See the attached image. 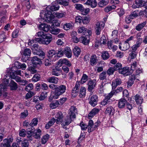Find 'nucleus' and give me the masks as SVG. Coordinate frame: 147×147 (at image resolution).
I'll return each instance as SVG.
<instances>
[{
    "mask_svg": "<svg viewBox=\"0 0 147 147\" xmlns=\"http://www.w3.org/2000/svg\"><path fill=\"white\" fill-rule=\"evenodd\" d=\"M59 8V6L58 4L48 6L46 7L45 10L42 11L40 13V18H38V21L41 23L45 22H52L54 20V17H56L58 18L64 17L65 14L63 13L57 12H54L52 14L51 11L57 10Z\"/></svg>",
    "mask_w": 147,
    "mask_h": 147,
    "instance_id": "obj_1",
    "label": "nucleus"
},
{
    "mask_svg": "<svg viewBox=\"0 0 147 147\" xmlns=\"http://www.w3.org/2000/svg\"><path fill=\"white\" fill-rule=\"evenodd\" d=\"M66 87L64 85H61L58 87L56 88L55 92L51 94V97L49 99L50 101L52 99L50 100L51 98L54 99H57L58 98L59 96L63 94L65 91Z\"/></svg>",
    "mask_w": 147,
    "mask_h": 147,
    "instance_id": "obj_2",
    "label": "nucleus"
},
{
    "mask_svg": "<svg viewBox=\"0 0 147 147\" xmlns=\"http://www.w3.org/2000/svg\"><path fill=\"white\" fill-rule=\"evenodd\" d=\"M6 78H4L2 81V84H0V96L1 95L2 92L6 90L7 87L9 86V80Z\"/></svg>",
    "mask_w": 147,
    "mask_h": 147,
    "instance_id": "obj_3",
    "label": "nucleus"
},
{
    "mask_svg": "<svg viewBox=\"0 0 147 147\" xmlns=\"http://www.w3.org/2000/svg\"><path fill=\"white\" fill-rule=\"evenodd\" d=\"M135 3L136 5H132L133 8H136L139 6H141L144 7L146 9H147V0L146 1L142 0H136Z\"/></svg>",
    "mask_w": 147,
    "mask_h": 147,
    "instance_id": "obj_4",
    "label": "nucleus"
},
{
    "mask_svg": "<svg viewBox=\"0 0 147 147\" xmlns=\"http://www.w3.org/2000/svg\"><path fill=\"white\" fill-rule=\"evenodd\" d=\"M113 91H111L110 93L106 96L104 99H103L100 102V104L103 106H105L109 104L110 102V98L112 97L113 95Z\"/></svg>",
    "mask_w": 147,
    "mask_h": 147,
    "instance_id": "obj_5",
    "label": "nucleus"
},
{
    "mask_svg": "<svg viewBox=\"0 0 147 147\" xmlns=\"http://www.w3.org/2000/svg\"><path fill=\"white\" fill-rule=\"evenodd\" d=\"M104 26V24L103 22L100 21L96 23V24L95 30L97 35H99L100 34L101 30Z\"/></svg>",
    "mask_w": 147,
    "mask_h": 147,
    "instance_id": "obj_6",
    "label": "nucleus"
},
{
    "mask_svg": "<svg viewBox=\"0 0 147 147\" xmlns=\"http://www.w3.org/2000/svg\"><path fill=\"white\" fill-rule=\"evenodd\" d=\"M65 64L68 66L70 67L71 65V62L67 59H60L57 63V65L59 67L61 66L63 64Z\"/></svg>",
    "mask_w": 147,
    "mask_h": 147,
    "instance_id": "obj_7",
    "label": "nucleus"
},
{
    "mask_svg": "<svg viewBox=\"0 0 147 147\" xmlns=\"http://www.w3.org/2000/svg\"><path fill=\"white\" fill-rule=\"evenodd\" d=\"M98 97L96 95L91 96L89 99V103L92 106H95L97 103Z\"/></svg>",
    "mask_w": 147,
    "mask_h": 147,
    "instance_id": "obj_8",
    "label": "nucleus"
},
{
    "mask_svg": "<svg viewBox=\"0 0 147 147\" xmlns=\"http://www.w3.org/2000/svg\"><path fill=\"white\" fill-rule=\"evenodd\" d=\"M80 84L78 82H77L75 86L72 91V95L74 96H76L78 93L80 88Z\"/></svg>",
    "mask_w": 147,
    "mask_h": 147,
    "instance_id": "obj_9",
    "label": "nucleus"
},
{
    "mask_svg": "<svg viewBox=\"0 0 147 147\" xmlns=\"http://www.w3.org/2000/svg\"><path fill=\"white\" fill-rule=\"evenodd\" d=\"M63 116L61 112H58L55 116V121L57 124H59L63 121Z\"/></svg>",
    "mask_w": 147,
    "mask_h": 147,
    "instance_id": "obj_10",
    "label": "nucleus"
},
{
    "mask_svg": "<svg viewBox=\"0 0 147 147\" xmlns=\"http://www.w3.org/2000/svg\"><path fill=\"white\" fill-rule=\"evenodd\" d=\"M42 38V44L45 45L49 44L52 40V36L50 34H47L45 36Z\"/></svg>",
    "mask_w": 147,
    "mask_h": 147,
    "instance_id": "obj_11",
    "label": "nucleus"
},
{
    "mask_svg": "<svg viewBox=\"0 0 147 147\" xmlns=\"http://www.w3.org/2000/svg\"><path fill=\"white\" fill-rule=\"evenodd\" d=\"M13 139L12 138H6L4 140L3 143V145L1 146V147H10L11 146V144L13 142Z\"/></svg>",
    "mask_w": 147,
    "mask_h": 147,
    "instance_id": "obj_12",
    "label": "nucleus"
},
{
    "mask_svg": "<svg viewBox=\"0 0 147 147\" xmlns=\"http://www.w3.org/2000/svg\"><path fill=\"white\" fill-rule=\"evenodd\" d=\"M77 109L76 107L72 106L71 107L69 110L68 113L69 116H72L73 119L75 118L76 117V114L77 113Z\"/></svg>",
    "mask_w": 147,
    "mask_h": 147,
    "instance_id": "obj_13",
    "label": "nucleus"
},
{
    "mask_svg": "<svg viewBox=\"0 0 147 147\" xmlns=\"http://www.w3.org/2000/svg\"><path fill=\"white\" fill-rule=\"evenodd\" d=\"M119 73L126 76H127L131 73L130 71H129V68L128 67H125L123 68H122L119 71Z\"/></svg>",
    "mask_w": 147,
    "mask_h": 147,
    "instance_id": "obj_14",
    "label": "nucleus"
},
{
    "mask_svg": "<svg viewBox=\"0 0 147 147\" xmlns=\"http://www.w3.org/2000/svg\"><path fill=\"white\" fill-rule=\"evenodd\" d=\"M63 53L66 56L67 58H70L71 57L72 55V51L69 47H66L64 49Z\"/></svg>",
    "mask_w": 147,
    "mask_h": 147,
    "instance_id": "obj_15",
    "label": "nucleus"
},
{
    "mask_svg": "<svg viewBox=\"0 0 147 147\" xmlns=\"http://www.w3.org/2000/svg\"><path fill=\"white\" fill-rule=\"evenodd\" d=\"M80 41L85 45H87L88 44L89 42V36L87 35L85 36H81L80 38Z\"/></svg>",
    "mask_w": 147,
    "mask_h": 147,
    "instance_id": "obj_16",
    "label": "nucleus"
},
{
    "mask_svg": "<svg viewBox=\"0 0 147 147\" xmlns=\"http://www.w3.org/2000/svg\"><path fill=\"white\" fill-rule=\"evenodd\" d=\"M121 81L120 79L117 78L114 80L112 82V89H115L117 86L121 83Z\"/></svg>",
    "mask_w": 147,
    "mask_h": 147,
    "instance_id": "obj_17",
    "label": "nucleus"
},
{
    "mask_svg": "<svg viewBox=\"0 0 147 147\" xmlns=\"http://www.w3.org/2000/svg\"><path fill=\"white\" fill-rule=\"evenodd\" d=\"M99 111V110L98 108H95L93 109L88 114V118L90 119L92 118L94 116L98 113Z\"/></svg>",
    "mask_w": 147,
    "mask_h": 147,
    "instance_id": "obj_18",
    "label": "nucleus"
},
{
    "mask_svg": "<svg viewBox=\"0 0 147 147\" xmlns=\"http://www.w3.org/2000/svg\"><path fill=\"white\" fill-rule=\"evenodd\" d=\"M78 32L79 34L82 33L84 35H85V33L88 32L89 35L91 34V32L90 30H88L86 28H85L83 26H82L79 27L78 30Z\"/></svg>",
    "mask_w": 147,
    "mask_h": 147,
    "instance_id": "obj_19",
    "label": "nucleus"
},
{
    "mask_svg": "<svg viewBox=\"0 0 147 147\" xmlns=\"http://www.w3.org/2000/svg\"><path fill=\"white\" fill-rule=\"evenodd\" d=\"M115 111L114 109L111 106H109L107 107L105 111V113L110 115H113Z\"/></svg>",
    "mask_w": 147,
    "mask_h": 147,
    "instance_id": "obj_20",
    "label": "nucleus"
},
{
    "mask_svg": "<svg viewBox=\"0 0 147 147\" xmlns=\"http://www.w3.org/2000/svg\"><path fill=\"white\" fill-rule=\"evenodd\" d=\"M69 0H56L54 3H53V5L55 4H59L60 5H62L64 6H67L68 5L69 3Z\"/></svg>",
    "mask_w": 147,
    "mask_h": 147,
    "instance_id": "obj_21",
    "label": "nucleus"
},
{
    "mask_svg": "<svg viewBox=\"0 0 147 147\" xmlns=\"http://www.w3.org/2000/svg\"><path fill=\"white\" fill-rule=\"evenodd\" d=\"M129 47V43H127L125 41L122 44L119 45V47L120 49L124 51H125L128 49Z\"/></svg>",
    "mask_w": 147,
    "mask_h": 147,
    "instance_id": "obj_22",
    "label": "nucleus"
},
{
    "mask_svg": "<svg viewBox=\"0 0 147 147\" xmlns=\"http://www.w3.org/2000/svg\"><path fill=\"white\" fill-rule=\"evenodd\" d=\"M96 84V80H93L90 81L88 83V90L89 91H91L94 87Z\"/></svg>",
    "mask_w": 147,
    "mask_h": 147,
    "instance_id": "obj_23",
    "label": "nucleus"
},
{
    "mask_svg": "<svg viewBox=\"0 0 147 147\" xmlns=\"http://www.w3.org/2000/svg\"><path fill=\"white\" fill-rule=\"evenodd\" d=\"M142 38H138V40H137L136 43L132 47V50L133 51H135L140 46L141 43L142 42Z\"/></svg>",
    "mask_w": 147,
    "mask_h": 147,
    "instance_id": "obj_24",
    "label": "nucleus"
},
{
    "mask_svg": "<svg viewBox=\"0 0 147 147\" xmlns=\"http://www.w3.org/2000/svg\"><path fill=\"white\" fill-rule=\"evenodd\" d=\"M39 27V29L45 32H47L49 30L50 26L45 24H41Z\"/></svg>",
    "mask_w": 147,
    "mask_h": 147,
    "instance_id": "obj_25",
    "label": "nucleus"
},
{
    "mask_svg": "<svg viewBox=\"0 0 147 147\" xmlns=\"http://www.w3.org/2000/svg\"><path fill=\"white\" fill-rule=\"evenodd\" d=\"M85 4L90 5L92 8H94L97 5V2L96 0H87Z\"/></svg>",
    "mask_w": 147,
    "mask_h": 147,
    "instance_id": "obj_26",
    "label": "nucleus"
},
{
    "mask_svg": "<svg viewBox=\"0 0 147 147\" xmlns=\"http://www.w3.org/2000/svg\"><path fill=\"white\" fill-rule=\"evenodd\" d=\"M73 52L74 55L78 57L81 52V49L78 47L75 46L73 49Z\"/></svg>",
    "mask_w": 147,
    "mask_h": 147,
    "instance_id": "obj_27",
    "label": "nucleus"
},
{
    "mask_svg": "<svg viewBox=\"0 0 147 147\" xmlns=\"http://www.w3.org/2000/svg\"><path fill=\"white\" fill-rule=\"evenodd\" d=\"M94 123L92 120H89L87 126L88 131L89 133L95 130V129L94 128Z\"/></svg>",
    "mask_w": 147,
    "mask_h": 147,
    "instance_id": "obj_28",
    "label": "nucleus"
},
{
    "mask_svg": "<svg viewBox=\"0 0 147 147\" xmlns=\"http://www.w3.org/2000/svg\"><path fill=\"white\" fill-rule=\"evenodd\" d=\"M61 71V69L58 67H56L52 70L51 74L53 75L58 76L59 75Z\"/></svg>",
    "mask_w": 147,
    "mask_h": 147,
    "instance_id": "obj_29",
    "label": "nucleus"
},
{
    "mask_svg": "<svg viewBox=\"0 0 147 147\" xmlns=\"http://www.w3.org/2000/svg\"><path fill=\"white\" fill-rule=\"evenodd\" d=\"M127 103L126 100L124 99L121 98L120 99L118 103V107L120 108H123L125 106Z\"/></svg>",
    "mask_w": 147,
    "mask_h": 147,
    "instance_id": "obj_30",
    "label": "nucleus"
},
{
    "mask_svg": "<svg viewBox=\"0 0 147 147\" xmlns=\"http://www.w3.org/2000/svg\"><path fill=\"white\" fill-rule=\"evenodd\" d=\"M31 60L33 64L37 65L41 63L40 59H39L37 56H34L31 58Z\"/></svg>",
    "mask_w": 147,
    "mask_h": 147,
    "instance_id": "obj_31",
    "label": "nucleus"
},
{
    "mask_svg": "<svg viewBox=\"0 0 147 147\" xmlns=\"http://www.w3.org/2000/svg\"><path fill=\"white\" fill-rule=\"evenodd\" d=\"M59 101L55 100L51 102L50 104V107L52 109H55L59 106Z\"/></svg>",
    "mask_w": 147,
    "mask_h": 147,
    "instance_id": "obj_32",
    "label": "nucleus"
},
{
    "mask_svg": "<svg viewBox=\"0 0 147 147\" xmlns=\"http://www.w3.org/2000/svg\"><path fill=\"white\" fill-rule=\"evenodd\" d=\"M58 78L55 76H52L49 78L47 80V82L57 84L58 82Z\"/></svg>",
    "mask_w": 147,
    "mask_h": 147,
    "instance_id": "obj_33",
    "label": "nucleus"
},
{
    "mask_svg": "<svg viewBox=\"0 0 147 147\" xmlns=\"http://www.w3.org/2000/svg\"><path fill=\"white\" fill-rule=\"evenodd\" d=\"M49 138V135L48 134H46L43 135L41 138V143L42 144H45Z\"/></svg>",
    "mask_w": 147,
    "mask_h": 147,
    "instance_id": "obj_34",
    "label": "nucleus"
},
{
    "mask_svg": "<svg viewBox=\"0 0 147 147\" xmlns=\"http://www.w3.org/2000/svg\"><path fill=\"white\" fill-rule=\"evenodd\" d=\"M9 85L11 90H16L18 88L17 85L16 83L13 80L11 81Z\"/></svg>",
    "mask_w": 147,
    "mask_h": 147,
    "instance_id": "obj_35",
    "label": "nucleus"
},
{
    "mask_svg": "<svg viewBox=\"0 0 147 147\" xmlns=\"http://www.w3.org/2000/svg\"><path fill=\"white\" fill-rule=\"evenodd\" d=\"M97 61V59L95 55H92L90 59V64L92 66L96 65Z\"/></svg>",
    "mask_w": 147,
    "mask_h": 147,
    "instance_id": "obj_36",
    "label": "nucleus"
},
{
    "mask_svg": "<svg viewBox=\"0 0 147 147\" xmlns=\"http://www.w3.org/2000/svg\"><path fill=\"white\" fill-rule=\"evenodd\" d=\"M86 89L84 87H81L80 90L79 96L80 98L84 97L86 94Z\"/></svg>",
    "mask_w": 147,
    "mask_h": 147,
    "instance_id": "obj_37",
    "label": "nucleus"
},
{
    "mask_svg": "<svg viewBox=\"0 0 147 147\" xmlns=\"http://www.w3.org/2000/svg\"><path fill=\"white\" fill-rule=\"evenodd\" d=\"M135 100L137 104L138 105H140L142 102L143 98L140 96L136 95L135 96Z\"/></svg>",
    "mask_w": 147,
    "mask_h": 147,
    "instance_id": "obj_38",
    "label": "nucleus"
},
{
    "mask_svg": "<svg viewBox=\"0 0 147 147\" xmlns=\"http://www.w3.org/2000/svg\"><path fill=\"white\" fill-rule=\"evenodd\" d=\"M72 116L69 115L67 116L65 119V125H69L72 121Z\"/></svg>",
    "mask_w": 147,
    "mask_h": 147,
    "instance_id": "obj_39",
    "label": "nucleus"
},
{
    "mask_svg": "<svg viewBox=\"0 0 147 147\" xmlns=\"http://www.w3.org/2000/svg\"><path fill=\"white\" fill-rule=\"evenodd\" d=\"M116 7V6L114 5L111 6H108L105 8V12L108 13L115 9Z\"/></svg>",
    "mask_w": 147,
    "mask_h": 147,
    "instance_id": "obj_40",
    "label": "nucleus"
},
{
    "mask_svg": "<svg viewBox=\"0 0 147 147\" xmlns=\"http://www.w3.org/2000/svg\"><path fill=\"white\" fill-rule=\"evenodd\" d=\"M16 74L18 75H20L22 76H24L27 78H28L29 77V74L26 73H24L23 71H21L20 70H18L16 71Z\"/></svg>",
    "mask_w": 147,
    "mask_h": 147,
    "instance_id": "obj_41",
    "label": "nucleus"
},
{
    "mask_svg": "<svg viewBox=\"0 0 147 147\" xmlns=\"http://www.w3.org/2000/svg\"><path fill=\"white\" fill-rule=\"evenodd\" d=\"M146 24V22H144L142 23L138 24L136 27V29L138 31L141 30L144 26Z\"/></svg>",
    "mask_w": 147,
    "mask_h": 147,
    "instance_id": "obj_42",
    "label": "nucleus"
},
{
    "mask_svg": "<svg viewBox=\"0 0 147 147\" xmlns=\"http://www.w3.org/2000/svg\"><path fill=\"white\" fill-rule=\"evenodd\" d=\"M60 29L57 28H51L50 30V32L53 34H57L60 32Z\"/></svg>",
    "mask_w": 147,
    "mask_h": 147,
    "instance_id": "obj_43",
    "label": "nucleus"
},
{
    "mask_svg": "<svg viewBox=\"0 0 147 147\" xmlns=\"http://www.w3.org/2000/svg\"><path fill=\"white\" fill-rule=\"evenodd\" d=\"M109 55L108 52L107 51H103L102 52V57L104 60L108 59L109 57Z\"/></svg>",
    "mask_w": 147,
    "mask_h": 147,
    "instance_id": "obj_44",
    "label": "nucleus"
},
{
    "mask_svg": "<svg viewBox=\"0 0 147 147\" xmlns=\"http://www.w3.org/2000/svg\"><path fill=\"white\" fill-rule=\"evenodd\" d=\"M41 130L40 129H38L34 133L33 136L35 138H40L41 134Z\"/></svg>",
    "mask_w": 147,
    "mask_h": 147,
    "instance_id": "obj_45",
    "label": "nucleus"
},
{
    "mask_svg": "<svg viewBox=\"0 0 147 147\" xmlns=\"http://www.w3.org/2000/svg\"><path fill=\"white\" fill-rule=\"evenodd\" d=\"M88 76L85 74H83L81 79V83L83 84L85 83L88 80Z\"/></svg>",
    "mask_w": 147,
    "mask_h": 147,
    "instance_id": "obj_46",
    "label": "nucleus"
},
{
    "mask_svg": "<svg viewBox=\"0 0 147 147\" xmlns=\"http://www.w3.org/2000/svg\"><path fill=\"white\" fill-rule=\"evenodd\" d=\"M34 54L35 55H38L40 57V59H42L45 57V53L42 51H40L37 52H34Z\"/></svg>",
    "mask_w": 147,
    "mask_h": 147,
    "instance_id": "obj_47",
    "label": "nucleus"
},
{
    "mask_svg": "<svg viewBox=\"0 0 147 147\" xmlns=\"http://www.w3.org/2000/svg\"><path fill=\"white\" fill-rule=\"evenodd\" d=\"M90 21V18L89 17H85L82 18V24H88Z\"/></svg>",
    "mask_w": 147,
    "mask_h": 147,
    "instance_id": "obj_48",
    "label": "nucleus"
},
{
    "mask_svg": "<svg viewBox=\"0 0 147 147\" xmlns=\"http://www.w3.org/2000/svg\"><path fill=\"white\" fill-rule=\"evenodd\" d=\"M106 73L105 71H103L99 75V79L101 80H103L106 78Z\"/></svg>",
    "mask_w": 147,
    "mask_h": 147,
    "instance_id": "obj_49",
    "label": "nucleus"
},
{
    "mask_svg": "<svg viewBox=\"0 0 147 147\" xmlns=\"http://www.w3.org/2000/svg\"><path fill=\"white\" fill-rule=\"evenodd\" d=\"M72 25L70 23H66L63 26V28L65 30H67L70 29L72 27Z\"/></svg>",
    "mask_w": 147,
    "mask_h": 147,
    "instance_id": "obj_50",
    "label": "nucleus"
},
{
    "mask_svg": "<svg viewBox=\"0 0 147 147\" xmlns=\"http://www.w3.org/2000/svg\"><path fill=\"white\" fill-rule=\"evenodd\" d=\"M137 66V64L136 63V61H134L132 64H131V68H130V71L131 72V73L133 72V71H134L136 69H137L136 68Z\"/></svg>",
    "mask_w": 147,
    "mask_h": 147,
    "instance_id": "obj_51",
    "label": "nucleus"
},
{
    "mask_svg": "<svg viewBox=\"0 0 147 147\" xmlns=\"http://www.w3.org/2000/svg\"><path fill=\"white\" fill-rule=\"evenodd\" d=\"M40 79V77L39 75L36 74H35L32 78V81L36 82L39 81Z\"/></svg>",
    "mask_w": 147,
    "mask_h": 147,
    "instance_id": "obj_52",
    "label": "nucleus"
},
{
    "mask_svg": "<svg viewBox=\"0 0 147 147\" xmlns=\"http://www.w3.org/2000/svg\"><path fill=\"white\" fill-rule=\"evenodd\" d=\"M108 3L106 1L104 0H101L99 1L98 4L99 7H102L107 4Z\"/></svg>",
    "mask_w": 147,
    "mask_h": 147,
    "instance_id": "obj_53",
    "label": "nucleus"
},
{
    "mask_svg": "<svg viewBox=\"0 0 147 147\" xmlns=\"http://www.w3.org/2000/svg\"><path fill=\"white\" fill-rule=\"evenodd\" d=\"M38 121V120L37 118H34L32 120L29 125L33 127L37 125Z\"/></svg>",
    "mask_w": 147,
    "mask_h": 147,
    "instance_id": "obj_54",
    "label": "nucleus"
},
{
    "mask_svg": "<svg viewBox=\"0 0 147 147\" xmlns=\"http://www.w3.org/2000/svg\"><path fill=\"white\" fill-rule=\"evenodd\" d=\"M48 53L50 58L52 57L53 55H55L56 54L55 51L53 49L49 50Z\"/></svg>",
    "mask_w": 147,
    "mask_h": 147,
    "instance_id": "obj_55",
    "label": "nucleus"
},
{
    "mask_svg": "<svg viewBox=\"0 0 147 147\" xmlns=\"http://www.w3.org/2000/svg\"><path fill=\"white\" fill-rule=\"evenodd\" d=\"M31 53V51L29 49H26L24 52V57L25 56V55H27V56H30V55Z\"/></svg>",
    "mask_w": 147,
    "mask_h": 147,
    "instance_id": "obj_56",
    "label": "nucleus"
},
{
    "mask_svg": "<svg viewBox=\"0 0 147 147\" xmlns=\"http://www.w3.org/2000/svg\"><path fill=\"white\" fill-rule=\"evenodd\" d=\"M26 134V132L24 129H22L19 131V135L22 137H24Z\"/></svg>",
    "mask_w": 147,
    "mask_h": 147,
    "instance_id": "obj_57",
    "label": "nucleus"
},
{
    "mask_svg": "<svg viewBox=\"0 0 147 147\" xmlns=\"http://www.w3.org/2000/svg\"><path fill=\"white\" fill-rule=\"evenodd\" d=\"M122 65L119 63H117L113 67L115 70H120L122 68Z\"/></svg>",
    "mask_w": 147,
    "mask_h": 147,
    "instance_id": "obj_58",
    "label": "nucleus"
},
{
    "mask_svg": "<svg viewBox=\"0 0 147 147\" xmlns=\"http://www.w3.org/2000/svg\"><path fill=\"white\" fill-rule=\"evenodd\" d=\"M33 84L32 83L29 84L26 87L25 90L27 91H29L33 88Z\"/></svg>",
    "mask_w": 147,
    "mask_h": 147,
    "instance_id": "obj_59",
    "label": "nucleus"
},
{
    "mask_svg": "<svg viewBox=\"0 0 147 147\" xmlns=\"http://www.w3.org/2000/svg\"><path fill=\"white\" fill-rule=\"evenodd\" d=\"M56 54L58 57H61L63 56L64 53L63 51L61 49H59L58 50L57 53H56Z\"/></svg>",
    "mask_w": 147,
    "mask_h": 147,
    "instance_id": "obj_60",
    "label": "nucleus"
},
{
    "mask_svg": "<svg viewBox=\"0 0 147 147\" xmlns=\"http://www.w3.org/2000/svg\"><path fill=\"white\" fill-rule=\"evenodd\" d=\"M115 71L113 67H110L107 70V73L109 75H110L113 74Z\"/></svg>",
    "mask_w": 147,
    "mask_h": 147,
    "instance_id": "obj_61",
    "label": "nucleus"
},
{
    "mask_svg": "<svg viewBox=\"0 0 147 147\" xmlns=\"http://www.w3.org/2000/svg\"><path fill=\"white\" fill-rule=\"evenodd\" d=\"M80 126L81 127V129L82 130H86L87 128V126L83 122L81 123L80 124Z\"/></svg>",
    "mask_w": 147,
    "mask_h": 147,
    "instance_id": "obj_62",
    "label": "nucleus"
},
{
    "mask_svg": "<svg viewBox=\"0 0 147 147\" xmlns=\"http://www.w3.org/2000/svg\"><path fill=\"white\" fill-rule=\"evenodd\" d=\"M75 8L81 11L84 10V7L82 5L80 4H76Z\"/></svg>",
    "mask_w": 147,
    "mask_h": 147,
    "instance_id": "obj_63",
    "label": "nucleus"
},
{
    "mask_svg": "<svg viewBox=\"0 0 147 147\" xmlns=\"http://www.w3.org/2000/svg\"><path fill=\"white\" fill-rule=\"evenodd\" d=\"M100 43L101 44H105L106 42V37L104 35H102L100 38Z\"/></svg>",
    "mask_w": 147,
    "mask_h": 147,
    "instance_id": "obj_64",
    "label": "nucleus"
}]
</instances>
